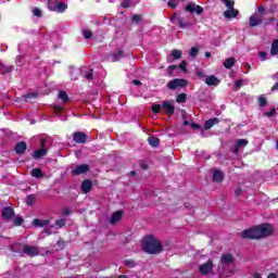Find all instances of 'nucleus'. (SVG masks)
<instances>
[{
  "mask_svg": "<svg viewBox=\"0 0 278 278\" xmlns=\"http://www.w3.org/2000/svg\"><path fill=\"white\" fill-rule=\"evenodd\" d=\"M273 233V226L269 224H262L253 228H249L242 231L241 238L250 240H260V238H267Z\"/></svg>",
  "mask_w": 278,
  "mask_h": 278,
  "instance_id": "1",
  "label": "nucleus"
},
{
  "mask_svg": "<svg viewBox=\"0 0 278 278\" xmlns=\"http://www.w3.org/2000/svg\"><path fill=\"white\" fill-rule=\"evenodd\" d=\"M142 249L146 253H150L151 255H155L157 253H162V250L164 247L162 245V242L157 240L153 236H148L142 240Z\"/></svg>",
  "mask_w": 278,
  "mask_h": 278,
  "instance_id": "2",
  "label": "nucleus"
},
{
  "mask_svg": "<svg viewBox=\"0 0 278 278\" xmlns=\"http://www.w3.org/2000/svg\"><path fill=\"white\" fill-rule=\"evenodd\" d=\"M217 273L219 277L227 278L233 277V275L238 273V269L236 268V265H219L217 268Z\"/></svg>",
  "mask_w": 278,
  "mask_h": 278,
  "instance_id": "3",
  "label": "nucleus"
},
{
  "mask_svg": "<svg viewBox=\"0 0 278 278\" xmlns=\"http://www.w3.org/2000/svg\"><path fill=\"white\" fill-rule=\"evenodd\" d=\"M48 9L51 12H66V10L68 9V5L66 3L63 2H58L56 4L53 3V0H48Z\"/></svg>",
  "mask_w": 278,
  "mask_h": 278,
  "instance_id": "4",
  "label": "nucleus"
},
{
  "mask_svg": "<svg viewBox=\"0 0 278 278\" xmlns=\"http://www.w3.org/2000/svg\"><path fill=\"white\" fill-rule=\"evenodd\" d=\"M26 255L34 257L36 255H42V249L35 247V245H25L23 249Z\"/></svg>",
  "mask_w": 278,
  "mask_h": 278,
  "instance_id": "5",
  "label": "nucleus"
},
{
  "mask_svg": "<svg viewBox=\"0 0 278 278\" xmlns=\"http://www.w3.org/2000/svg\"><path fill=\"white\" fill-rule=\"evenodd\" d=\"M185 86H188V80L178 78L167 84V88H169V90H175V88H185Z\"/></svg>",
  "mask_w": 278,
  "mask_h": 278,
  "instance_id": "6",
  "label": "nucleus"
},
{
  "mask_svg": "<svg viewBox=\"0 0 278 278\" xmlns=\"http://www.w3.org/2000/svg\"><path fill=\"white\" fill-rule=\"evenodd\" d=\"M220 265L219 266H233V262H236V257L232 254L226 253L223 254L220 257Z\"/></svg>",
  "mask_w": 278,
  "mask_h": 278,
  "instance_id": "7",
  "label": "nucleus"
},
{
  "mask_svg": "<svg viewBox=\"0 0 278 278\" xmlns=\"http://www.w3.org/2000/svg\"><path fill=\"white\" fill-rule=\"evenodd\" d=\"M186 12H190V14H194V12L199 14H203V8L199 4L188 3L185 8Z\"/></svg>",
  "mask_w": 278,
  "mask_h": 278,
  "instance_id": "8",
  "label": "nucleus"
},
{
  "mask_svg": "<svg viewBox=\"0 0 278 278\" xmlns=\"http://www.w3.org/2000/svg\"><path fill=\"white\" fill-rule=\"evenodd\" d=\"M45 139L41 140V149L35 150L33 152L34 160H40V157H45L47 155V148L45 147Z\"/></svg>",
  "mask_w": 278,
  "mask_h": 278,
  "instance_id": "9",
  "label": "nucleus"
},
{
  "mask_svg": "<svg viewBox=\"0 0 278 278\" xmlns=\"http://www.w3.org/2000/svg\"><path fill=\"white\" fill-rule=\"evenodd\" d=\"M90 170V166L88 164L77 165L72 169L73 175H84V173H88Z\"/></svg>",
  "mask_w": 278,
  "mask_h": 278,
  "instance_id": "10",
  "label": "nucleus"
},
{
  "mask_svg": "<svg viewBox=\"0 0 278 278\" xmlns=\"http://www.w3.org/2000/svg\"><path fill=\"white\" fill-rule=\"evenodd\" d=\"M212 268H214V264L212 261H208L207 263L200 266V273L201 275H210V273H212Z\"/></svg>",
  "mask_w": 278,
  "mask_h": 278,
  "instance_id": "11",
  "label": "nucleus"
},
{
  "mask_svg": "<svg viewBox=\"0 0 278 278\" xmlns=\"http://www.w3.org/2000/svg\"><path fill=\"white\" fill-rule=\"evenodd\" d=\"M162 108L167 116H173V114H175V105H173V103L163 102Z\"/></svg>",
  "mask_w": 278,
  "mask_h": 278,
  "instance_id": "12",
  "label": "nucleus"
},
{
  "mask_svg": "<svg viewBox=\"0 0 278 278\" xmlns=\"http://www.w3.org/2000/svg\"><path fill=\"white\" fill-rule=\"evenodd\" d=\"M223 14L225 18H237L240 12L232 7L231 9L224 11Z\"/></svg>",
  "mask_w": 278,
  "mask_h": 278,
  "instance_id": "13",
  "label": "nucleus"
},
{
  "mask_svg": "<svg viewBox=\"0 0 278 278\" xmlns=\"http://www.w3.org/2000/svg\"><path fill=\"white\" fill-rule=\"evenodd\" d=\"M247 144H249V140H247V139H239V140L237 141V144L233 146L232 152H233L235 154L240 153V148L247 147Z\"/></svg>",
  "mask_w": 278,
  "mask_h": 278,
  "instance_id": "14",
  "label": "nucleus"
},
{
  "mask_svg": "<svg viewBox=\"0 0 278 278\" xmlns=\"http://www.w3.org/2000/svg\"><path fill=\"white\" fill-rule=\"evenodd\" d=\"M262 23V15L260 14H253L250 17V27H257V25H261Z\"/></svg>",
  "mask_w": 278,
  "mask_h": 278,
  "instance_id": "15",
  "label": "nucleus"
},
{
  "mask_svg": "<svg viewBox=\"0 0 278 278\" xmlns=\"http://www.w3.org/2000/svg\"><path fill=\"white\" fill-rule=\"evenodd\" d=\"M25 151H27V143L25 141H21L15 146V153H17V155H23Z\"/></svg>",
  "mask_w": 278,
  "mask_h": 278,
  "instance_id": "16",
  "label": "nucleus"
},
{
  "mask_svg": "<svg viewBox=\"0 0 278 278\" xmlns=\"http://www.w3.org/2000/svg\"><path fill=\"white\" fill-rule=\"evenodd\" d=\"M12 216H14V210L12 207L7 206L2 210V218H4L5 220H10Z\"/></svg>",
  "mask_w": 278,
  "mask_h": 278,
  "instance_id": "17",
  "label": "nucleus"
},
{
  "mask_svg": "<svg viewBox=\"0 0 278 278\" xmlns=\"http://www.w3.org/2000/svg\"><path fill=\"white\" fill-rule=\"evenodd\" d=\"M122 218H123V211H116L115 213L112 214L110 218V223L111 225H116V223H118V220H121Z\"/></svg>",
  "mask_w": 278,
  "mask_h": 278,
  "instance_id": "18",
  "label": "nucleus"
},
{
  "mask_svg": "<svg viewBox=\"0 0 278 278\" xmlns=\"http://www.w3.org/2000/svg\"><path fill=\"white\" fill-rule=\"evenodd\" d=\"M86 134L84 132L74 134V142H77V144H84V142H86Z\"/></svg>",
  "mask_w": 278,
  "mask_h": 278,
  "instance_id": "19",
  "label": "nucleus"
},
{
  "mask_svg": "<svg viewBox=\"0 0 278 278\" xmlns=\"http://www.w3.org/2000/svg\"><path fill=\"white\" fill-rule=\"evenodd\" d=\"M218 84H220V80L216 76L211 75L205 79L206 86H218Z\"/></svg>",
  "mask_w": 278,
  "mask_h": 278,
  "instance_id": "20",
  "label": "nucleus"
},
{
  "mask_svg": "<svg viewBox=\"0 0 278 278\" xmlns=\"http://www.w3.org/2000/svg\"><path fill=\"white\" fill-rule=\"evenodd\" d=\"M170 21H173V23H177V25H179V27H181V29H186L188 27V24L184 23V20H181L179 16H177V14H174L172 16Z\"/></svg>",
  "mask_w": 278,
  "mask_h": 278,
  "instance_id": "21",
  "label": "nucleus"
},
{
  "mask_svg": "<svg viewBox=\"0 0 278 278\" xmlns=\"http://www.w3.org/2000/svg\"><path fill=\"white\" fill-rule=\"evenodd\" d=\"M81 190H83L84 194H88V192H90V190H92V181L84 180L81 184Z\"/></svg>",
  "mask_w": 278,
  "mask_h": 278,
  "instance_id": "22",
  "label": "nucleus"
},
{
  "mask_svg": "<svg viewBox=\"0 0 278 278\" xmlns=\"http://www.w3.org/2000/svg\"><path fill=\"white\" fill-rule=\"evenodd\" d=\"M218 123H220V121L218 118H216V117L207 119L204 123V129H212L214 127V125H218Z\"/></svg>",
  "mask_w": 278,
  "mask_h": 278,
  "instance_id": "23",
  "label": "nucleus"
},
{
  "mask_svg": "<svg viewBox=\"0 0 278 278\" xmlns=\"http://www.w3.org/2000/svg\"><path fill=\"white\" fill-rule=\"evenodd\" d=\"M33 225L35 227H47L49 225V220L47 219H34Z\"/></svg>",
  "mask_w": 278,
  "mask_h": 278,
  "instance_id": "24",
  "label": "nucleus"
},
{
  "mask_svg": "<svg viewBox=\"0 0 278 278\" xmlns=\"http://www.w3.org/2000/svg\"><path fill=\"white\" fill-rule=\"evenodd\" d=\"M225 179V175L220 170H216L213 174V181L220 182Z\"/></svg>",
  "mask_w": 278,
  "mask_h": 278,
  "instance_id": "25",
  "label": "nucleus"
},
{
  "mask_svg": "<svg viewBox=\"0 0 278 278\" xmlns=\"http://www.w3.org/2000/svg\"><path fill=\"white\" fill-rule=\"evenodd\" d=\"M278 54V39H275L271 43L270 55Z\"/></svg>",
  "mask_w": 278,
  "mask_h": 278,
  "instance_id": "26",
  "label": "nucleus"
},
{
  "mask_svg": "<svg viewBox=\"0 0 278 278\" xmlns=\"http://www.w3.org/2000/svg\"><path fill=\"white\" fill-rule=\"evenodd\" d=\"M31 176L36 177L37 179H40V178L45 177V174H42V170L40 168H34L31 170Z\"/></svg>",
  "mask_w": 278,
  "mask_h": 278,
  "instance_id": "27",
  "label": "nucleus"
},
{
  "mask_svg": "<svg viewBox=\"0 0 278 278\" xmlns=\"http://www.w3.org/2000/svg\"><path fill=\"white\" fill-rule=\"evenodd\" d=\"M148 142L150 147H160V139L157 137H150Z\"/></svg>",
  "mask_w": 278,
  "mask_h": 278,
  "instance_id": "28",
  "label": "nucleus"
},
{
  "mask_svg": "<svg viewBox=\"0 0 278 278\" xmlns=\"http://www.w3.org/2000/svg\"><path fill=\"white\" fill-rule=\"evenodd\" d=\"M233 64H236L235 58H229L224 62L225 68H232Z\"/></svg>",
  "mask_w": 278,
  "mask_h": 278,
  "instance_id": "29",
  "label": "nucleus"
},
{
  "mask_svg": "<svg viewBox=\"0 0 278 278\" xmlns=\"http://www.w3.org/2000/svg\"><path fill=\"white\" fill-rule=\"evenodd\" d=\"M59 99H61V101H63V103H66V101H68V94L66 93V91H60Z\"/></svg>",
  "mask_w": 278,
  "mask_h": 278,
  "instance_id": "30",
  "label": "nucleus"
},
{
  "mask_svg": "<svg viewBox=\"0 0 278 278\" xmlns=\"http://www.w3.org/2000/svg\"><path fill=\"white\" fill-rule=\"evenodd\" d=\"M222 3L225 4L228 8V10L236 5V2H233L232 0H222Z\"/></svg>",
  "mask_w": 278,
  "mask_h": 278,
  "instance_id": "31",
  "label": "nucleus"
},
{
  "mask_svg": "<svg viewBox=\"0 0 278 278\" xmlns=\"http://www.w3.org/2000/svg\"><path fill=\"white\" fill-rule=\"evenodd\" d=\"M34 203H36V197L34 195H28L26 198V205H34Z\"/></svg>",
  "mask_w": 278,
  "mask_h": 278,
  "instance_id": "32",
  "label": "nucleus"
},
{
  "mask_svg": "<svg viewBox=\"0 0 278 278\" xmlns=\"http://www.w3.org/2000/svg\"><path fill=\"white\" fill-rule=\"evenodd\" d=\"M172 58H174V60H179L181 58V51L180 50L172 51Z\"/></svg>",
  "mask_w": 278,
  "mask_h": 278,
  "instance_id": "33",
  "label": "nucleus"
},
{
  "mask_svg": "<svg viewBox=\"0 0 278 278\" xmlns=\"http://www.w3.org/2000/svg\"><path fill=\"white\" fill-rule=\"evenodd\" d=\"M186 99H187L186 93H180V94L177 97L176 101H177V103H186Z\"/></svg>",
  "mask_w": 278,
  "mask_h": 278,
  "instance_id": "34",
  "label": "nucleus"
},
{
  "mask_svg": "<svg viewBox=\"0 0 278 278\" xmlns=\"http://www.w3.org/2000/svg\"><path fill=\"white\" fill-rule=\"evenodd\" d=\"M198 54H199V49L197 47L191 48L189 52L190 58H197Z\"/></svg>",
  "mask_w": 278,
  "mask_h": 278,
  "instance_id": "35",
  "label": "nucleus"
},
{
  "mask_svg": "<svg viewBox=\"0 0 278 278\" xmlns=\"http://www.w3.org/2000/svg\"><path fill=\"white\" fill-rule=\"evenodd\" d=\"M152 112L154 114H160V112H162V105H160V104L152 105Z\"/></svg>",
  "mask_w": 278,
  "mask_h": 278,
  "instance_id": "36",
  "label": "nucleus"
},
{
  "mask_svg": "<svg viewBox=\"0 0 278 278\" xmlns=\"http://www.w3.org/2000/svg\"><path fill=\"white\" fill-rule=\"evenodd\" d=\"M134 0H124L122 2V8H131V5H134Z\"/></svg>",
  "mask_w": 278,
  "mask_h": 278,
  "instance_id": "37",
  "label": "nucleus"
},
{
  "mask_svg": "<svg viewBox=\"0 0 278 278\" xmlns=\"http://www.w3.org/2000/svg\"><path fill=\"white\" fill-rule=\"evenodd\" d=\"M83 35H84V38H86L87 40L92 38V31L88 29L83 30Z\"/></svg>",
  "mask_w": 278,
  "mask_h": 278,
  "instance_id": "38",
  "label": "nucleus"
},
{
  "mask_svg": "<svg viewBox=\"0 0 278 278\" xmlns=\"http://www.w3.org/2000/svg\"><path fill=\"white\" fill-rule=\"evenodd\" d=\"M33 14H34V16H37L38 18H40V16H42V11H40V9H38V8H34Z\"/></svg>",
  "mask_w": 278,
  "mask_h": 278,
  "instance_id": "39",
  "label": "nucleus"
},
{
  "mask_svg": "<svg viewBox=\"0 0 278 278\" xmlns=\"http://www.w3.org/2000/svg\"><path fill=\"white\" fill-rule=\"evenodd\" d=\"M187 66H188V63H186V61H182L179 65V68L180 71H184V73H188Z\"/></svg>",
  "mask_w": 278,
  "mask_h": 278,
  "instance_id": "40",
  "label": "nucleus"
},
{
  "mask_svg": "<svg viewBox=\"0 0 278 278\" xmlns=\"http://www.w3.org/2000/svg\"><path fill=\"white\" fill-rule=\"evenodd\" d=\"M258 103H260V105H261V108H265V105H266V98L264 97V96H261L260 98H258Z\"/></svg>",
  "mask_w": 278,
  "mask_h": 278,
  "instance_id": "41",
  "label": "nucleus"
},
{
  "mask_svg": "<svg viewBox=\"0 0 278 278\" xmlns=\"http://www.w3.org/2000/svg\"><path fill=\"white\" fill-rule=\"evenodd\" d=\"M83 75L86 79H92V70H89L88 72H83Z\"/></svg>",
  "mask_w": 278,
  "mask_h": 278,
  "instance_id": "42",
  "label": "nucleus"
},
{
  "mask_svg": "<svg viewBox=\"0 0 278 278\" xmlns=\"http://www.w3.org/2000/svg\"><path fill=\"white\" fill-rule=\"evenodd\" d=\"M14 225H15L16 227L23 225V217H15V219H14Z\"/></svg>",
  "mask_w": 278,
  "mask_h": 278,
  "instance_id": "43",
  "label": "nucleus"
},
{
  "mask_svg": "<svg viewBox=\"0 0 278 278\" xmlns=\"http://www.w3.org/2000/svg\"><path fill=\"white\" fill-rule=\"evenodd\" d=\"M168 8L175 9L177 8V0H169L167 2Z\"/></svg>",
  "mask_w": 278,
  "mask_h": 278,
  "instance_id": "44",
  "label": "nucleus"
},
{
  "mask_svg": "<svg viewBox=\"0 0 278 278\" xmlns=\"http://www.w3.org/2000/svg\"><path fill=\"white\" fill-rule=\"evenodd\" d=\"M275 114H277V110L276 109H271L269 112L265 113V116H275Z\"/></svg>",
  "mask_w": 278,
  "mask_h": 278,
  "instance_id": "45",
  "label": "nucleus"
},
{
  "mask_svg": "<svg viewBox=\"0 0 278 278\" xmlns=\"http://www.w3.org/2000/svg\"><path fill=\"white\" fill-rule=\"evenodd\" d=\"M132 21L134 23H139V21H142V15H134Z\"/></svg>",
  "mask_w": 278,
  "mask_h": 278,
  "instance_id": "46",
  "label": "nucleus"
},
{
  "mask_svg": "<svg viewBox=\"0 0 278 278\" xmlns=\"http://www.w3.org/2000/svg\"><path fill=\"white\" fill-rule=\"evenodd\" d=\"M56 225L58 227H64V225H66V222L64 219H58Z\"/></svg>",
  "mask_w": 278,
  "mask_h": 278,
  "instance_id": "47",
  "label": "nucleus"
},
{
  "mask_svg": "<svg viewBox=\"0 0 278 278\" xmlns=\"http://www.w3.org/2000/svg\"><path fill=\"white\" fill-rule=\"evenodd\" d=\"M244 80H237L235 81V88H241Z\"/></svg>",
  "mask_w": 278,
  "mask_h": 278,
  "instance_id": "48",
  "label": "nucleus"
},
{
  "mask_svg": "<svg viewBox=\"0 0 278 278\" xmlns=\"http://www.w3.org/2000/svg\"><path fill=\"white\" fill-rule=\"evenodd\" d=\"M260 58H261V60H266V56L268 55V53H266V52H260Z\"/></svg>",
  "mask_w": 278,
  "mask_h": 278,
  "instance_id": "49",
  "label": "nucleus"
},
{
  "mask_svg": "<svg viewBox=\"0 0 278 278\" xmlns=\"http://www.w3.org/2000/svg\"><path fill=\"white\" fill-rule=\"evenodd\" d=\"M126 264L129 266V268H134V266H136V262L134 261H127Z\"/></svg>",
  "mask_w": 278,
  "mask_h": 278,
  "instance_id": "50",
  "label": "nucleus"
},
{
  "mask_svg": "<svg viewBox=\"0 0 278 278\" xmlns=\"http://www.w3.org/2000/svg\"><path fill=\"white\" fill-rule=\"evenodd\" d=\"M264 7H258V13L260 15L258 16H263L264 15Z\"/></svg>",
  "mask_w": 278,
  "mask_h": 278,
  "instance_id": "51",
  "label": "nucleus"
},
{
  "mask_svg": "<svg viewBox=\"0 0 278 278\" xmlns=\"http://www.w3.org/2000/svg\"><path fill=\"white\" fill-rule=\"evenodd\" d=\"M175 68H177V65H169L168 66L169 75H172V71H175Z\"/></svg>",
  "mask_w": 278,
  "mask_h": 278,
  "instance_id": "52",
  "label": "nucleus"
},
{
  "mask_svg": "<svg viewBox=\"0 0 278 278\" xmlns=\"http://www.w3.org/2000/svg\"><path fill=\"white\" fill-rule=\"evenodd\" d=\"M197 75L198 77H201V78L205 77V73L203 71H199Z\"/></svg>",
  "mask_w": 278,
  "mask_h": 278,
  "instance_id": "53",
  "label": "nucleus"
},
{
  "mask_svg": "<svg viewBox=\"0 0 278 278\" xmlns=\"http://www.w3.org/2000/svg\"><path fill=\"white\" fill-rule=\"evenodd\" d=\"M253 278H262V274H260V273H254V274H253Z\"/></svg>",
  "mask_w": 278,
  "mask_h": 278,
  "instance_id": "54",
  "label": "nucleus"
},
{
  "mask_svg": "<svg viewBox=\"0 0 278 278\" xmlns=\"http://www.w3.org/2000/svg\"><path fill=\"white\" fill-rule=\"evenodd\" d=\"M271 90L273 91L278 90V81L271 87Z\"/></svg>",
  "mask_w": 278,
  "mask_h": 278,
  "instance_id": "55",
  "label": "nucleus"
},
{
  "mask_svg": "<svg viewBox=\"0 0 278 278\" xmlns=\"http://www.w3.org/2000/svg\"><path fill=\"white\" fill-rule=\"evenodd\" d=\"M267 278H278V277H277V274H269V275L267 276Z\"/></svg>",
  "mask_w": 278,
  "mask_h": 278,
  "instance_id": "56",
  "label": "nucleus"
},
{
  "mask_svg": "<svg viewBox=\"0 0 278 278\" xmlns=\"http://www.w3.org/2000/svg\"><path fill=\"white\" fill-rule=\"evenodd\" d=\"M191 127H193V129H199V125L195 124V123H192V124H191Z\"/></svg>",
  "mask_w": 278,
  "mask_h": 278,
  "instance_id": "57",
  "label": "nucleus"
},
{
  "mask_svg": "<svg viewBox=\"0 0 278 278\" xmlns=\"http://www.w3.org/2000/svg\"><path fill=\"white\" fill-rule=\"evenodd\" d=\"M123 55V51H118V54L115 56L116 60H118V58H122Z\"/></svg>",
  "mask_w": 278,
  "mask_h": 278,
  "instance_id": "58",
  "label": "nucleus"
},
{
  "mask_svg": "<svg viewBox=\"0 0 278 278\" xmlns=\"http://www.w3.org/2000/svg\"><path fill=\"white\" fill-rule=\"evenodd\" d=\"M132 84H134L135 86H140L141 83H140V80H134Z\"/></svg>",
  "mask_w": 278,
  "mask_h": 278,
  "instance_id": "59",
  "label": "nucleus"
},
{
  "mask_svg": "<svg viewBox=\"0 0 278 278\" xmlns=\"http://www.w3.org/2000/svg\"><path fill=\"white\" fill-rule=\"evenodd\" d=\"M0 73H5V71H3V64H1V62H0Z\"/></svg>",
  "mask_w": 278,
  "mask_h": 278,
  "instance_id": "60",
  "label": "nucleus"
},
{
  "mask_svg": "<svg viewBox=\"0 0 278 278\" xmlns=\"http://www.w3.org/2000/svg\"><path fill=\"white\" fill-rule=\"evenodd\" d=\"M205 58H212V53L205 52Z\"/></svg>",
  "mask_w": 278,
  "mask_h": 278,
  "instance_id": "61",
  "label": "nucleus"
},
{
  "mask_svg": "<svg viewBox=\"0 0 278 278\" xmlns=\"http://www.w3.org/2000/svg\"><path fill=\"white\" fill-rule=\"evenodd\" d=\"M273 79H278V73L273 75Z\"/></svg>",
  "mask_w": 278,
  "mask_h": 278,
  "instance_id": "62",
  "label": "nucleus"
},
{
  "mask_svg": "<svg viewBox=\"0 0 278 278\" xmlns=\"http://www.w3.org/2000/svg\"><path fill=\"white\" fill-rule=\"evenodd\" d=\"M184 125H185V126H188V125H190V122L185 121V122H184Z\"/></svg>",
  "mask_w": 278,
  "mask_h": 278,
  "instance_id": "63",
  "label": "nucleus"
},
{
  "mask_svg": "<svg viewBox=\"0 0 278 278\" xmlns=\"http://www.w3.org/2000/svg\"><path fill=\"white\" fill-rule=\"evenodd\" d=\"M240 192H241V190L238 189V190L236 191L237 195H240Z\"/></svg>",
  "mask_w": 278,
  "mask_h": 278,
  "instance_id": "64",
  "label": "nucleus"
}]
</instances>
